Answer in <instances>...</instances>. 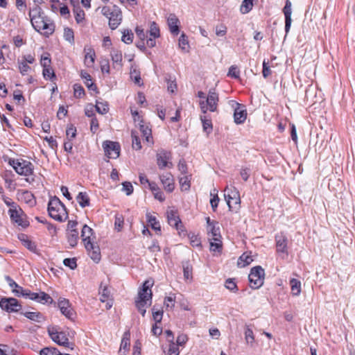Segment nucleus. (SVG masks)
Listing matches in <instances>:
<instances>
[{"label":"nucleus","mask_w":355,"mask_h":355,"mask_svg":"<svg viewBox=\"0 0 355 355\" xmlns=\"http://www.w3.org/2000/svg\"><path fill=\"white\" fill-rule=\"evenodd\" d=\"M130 337V333L129 331H128L124 333L123 338L121 340L119 352H121V351L123 349L124 350L123 355H125V352L129 350Z\"/></svg>","instance_id":"nucleus-27"},{"label":"nucleus","mask_w":355,"mask_h":355,"mask_svg":"<svg viewBox=\"0 0 355 355\" xmlns=\"http://www.w3.org/2000/svg\"><path fill=\"white\" fill-rule=\"evenodd\" d=\"M160 180L164 186V189L171 193L174 190V179L171 173L166 172L159 176Z\"/></svg>","instance_id":"nucleus-17"},{"label":"nucleus","mask_w":355,"mask_h":355,"mask_svg":"<svg viewBox=\"0 0 355 355\" xmlns=\"http://www.w3.org/2000/svg\"><path fill=\"white\" fill-rule=\"evenodd\" d=\"M110 55L114 64L119 65V67L122 66V53L121 51L118 49H112L110 52Z\"/></svg>","instance_id":"nucleus-31"},{"label":"nucleus","mask_w":355,"mask_h":355,"mask_svg":"<svg viewBox=\"0 0 355 355\" xmlns=\"http://www.w3.org/2000/svg\"><path fill=\"white\" fill-rule=\"evenodd\" d=\"M30 19L35 20L36 18L45 15L42 8L38 4H35L34 6L30 9L28 13Z\"/></svg>","instance_id":"nucleus-24"},{"label":"nucleus","mask_w":355,"mask_h":355,"mask_svg":"<svg viewBox=\"0 0 355 355\" xmlns=\"http://www.w3.org/2000/svg\"><path fill=\"white\" fill-rule=\"evenodd\" d=\"M19 64V70L21 75L24 76L27 74L28 71L31 70V67L28 65V63H26V62L24 61H18Z\"/></svg>","instance_id":"nucleus-57"},{"label":"nucleus","mask_w":355,"mask_h":355,"mask_svg":"<svg viewBox=\"0 0 355 355\" xmlns=\"http://www.w3.org/2000/svg\"><path fill=\"white\" fill-rule=\"evenodd\" d=\"M123 191L126 193L127 196H130L133 192V187L129 182H125L123 183Z\"/></svg>","instance_id":"nucleus-63"},{"label":"nucleus","mask_w":355,"mask_h":355,"mask_svg":"<svg viewBox=\"0 0 355 355\" xmlns=\"http://www.w3.org/2000/svg\"><path fill=\"white\" fill-rule=\"evenodd\" d=\"M182 190L188 191L190 189V180L189 177L185 175L181 177L179 180Z\"/></svg>","instance_id":"nucleus-51"},{"label":"nucleus","mask_w":355,"mask_h":355,"mask_svg":"<svg viewBox=\"0 0 355 355\" xmlns=\"http://www.w3.org/2000/svg\"><path fill=\"white\" fill-rule=\"evenodd\" d=\"M149 33L154 38L159 37L160 35L159 28L155 21L150 23Z\"/></svg>","instance_id":"nucleus-48"},{"label":"nucleus","mask_w":355,"mask_h":355,"mask_svg":"<svg viewBox=\"0 0 355 355\" xmlns=\"http://www.w3.org/2000/svg\"><path fill=\"white\" fill-rule=\"evenodd\" d=\"M77 230H73L67 232V240L71 247L73 248L77 245L79 238Z\"/></svg>","instance_id":"nucleus-28"},{"label":"nucleus","mask_w":355,"mask_h":355,"mask_svg":"<svg viewBox=\"0 0 355 355\" xmlns=\"http://www.w3.org/2000/svg\"><path fill=\"white\" fill-rule=\"evenodd\" d=\"M48 212L50 217L59 222L66 220L68 217L66 207L56 196L51 198L48 203Z\"/></svg>","instance_id":"nucleus-2"},{"label":"nucleus","mask_w":355,"mask_h":355,"mask_svg":"<svg viewBox=\"0 0 355 355\" xmlns=\"http://www.w3.org/2000/svg\"><path fill=\"white\" fill-rule=\"evenodd\" d=\"M48 333L51 338L58 345L73 349V347H71L73 344L69 343L65 332L58 331L55 327H52L48 329Z\"/></svg>","instance_id":"nucleus-8"},{"label":"nucleus","mask_w":355,"mask_h":355,"mask_svg":"<svg viewBox=\"0 0 355 355\" xmlns=\"http://www.w3.org/2000/svg\"><path fill=\"white\" fill-rule=\"evenodd\" d=\"M223 248L222 241L220 239V241H210V250L213 252H221Z\"/></svg>","instance_id":"nucleus-56"},{"label":"nucleus","mask_w":355,"mask_h":355,"mask_svg":"<svg viewBox=\"0 0 355 355\" xmlns=\"http://www.w3.org/2000/svg\"><path fill=\"white\" fill-rule=\"evenodd\" d=\"M105 155L108 158L116 159L120 155V145L118 142L105 141L103 143Z\"/></svg>","instance_id":"nucleus-10"},{"label":"nucleus","mask_w":355,"mask_h":355,"mask_svg":"<svg viewBox=\"0 0 355 355\" xmlns=\"http://www.w3.org/2000/svg\"><path fill=\"white\" fill-rule=\"evenodd\" d=\"M224 197L228 205L230 211L237 209L241 202L240 195L235 187L225 189Z\"/></svg>","instance_id":"nucleus-7"},{"label":"nucleus","mask_w":355,"mask_h":355,"mask_svg":"<svg viewBox=\"0 0 355 355\" xmlns=\"http://www.w3.org/2000/svg\"><path fill=\"white\" fill-rule=\"evenodd\" d=\"M21 241L24 247L28 249L31 252H35L36 250V245L35 243L30 241L27 236L23 234L21 236Z\"/></svg>","instance_id":"nucleus-37"},{"label":"nucleus","mask_w":355,"mask_h":355,"mask_svg":"<svg viewBox=\"0 0 355 355\" xmlns=\"http://www.w3.org/2000/svg\"><path fill=\"white\" fill-rule=\"evenodd\" d=\"M99 294L101 295L100 300L105 302L109 300L110 297V291L106 286H103V283L100 285Z\"/></svg>","instance_id":"nucleus-33"},{"label":"nucleus","mask_w":355,"mask_h":355,"mask_svg":"<svg viewBox=\"0 0 355 355\" xmlns=\"http://www.w3.org/2000/svg\"><path fill=\"white\" fill-rule=\"evenodd\" d=\"M134 35L131 30H124L121 40L125 44H131L133 41Z\"/></svg>","instance_id":"nucleus-42"},{"label":"nucleus","mask_w":355,"mask_h":355,"mask_svg":"<svg viewBox=\"0 0 355 355\" xmlns=\"http://www.w3.org/2000/svg\"><path fill=\"white\" fill-rule=\"evenodd\" d=\"M40 355H60V352L55 347H45L42 349Z\"/></svg>","instance_id":"nucleus-53"},{"label":"nucleus","mask_w":355,"mask_h":355,"mask_svg":"<svg viewBox=\"0 0 355 355\" xmlns=\"http://www.w3.org/2000/svg\"><path fill=\"white\" fill-rule=\"evenodd\" d=\"M218 102V95L216 92L215 89H209L205 103L209 106L210 112H216L217 110Z\"/></svg>","instance_id":"nucleus-15"},{"label":"nucleus","mask_w":355,"mask_h":355,"mask_svg":"<svg viewBox=\"0 0 355 355\" xmlns=\"http://www.w3.org/2000/svg\"><path fill=\"white\" fill-rule=\"evenodd\" d=\"M64 37L67 41L69 42L70 43H73L74 34L73 30L70 28H65L64 30Z\"/></svg>","instance_id":"nucleus-52"},{"label":"nucleus","mask_w":355,"mask_h":355,"mask_svg":"<svg viewBox=\"0 0 355 355\" xmlns=\"http://www.w3.org/2000/svg\"><path fill=\"white\" fill-rule=\"evenodd\" d=\"M58 307L61 313L64 315L67 318L73 320L75 318L76 313L71 308L70 302L65 298H60L58 300Z\"/></svg>","instance_id":"nucleus-11"},{"label":"nucleus","mask_w":355,"mask_h":355,"mask_svg":"<svg viewBox=\"0 0 355 355\" xmlns=\"http://www.w3.org/2000/svg\"><path fill=\"white\" fill-rule=\"evenodd\" d=\"M244 334L246 343L249 344L250 346H253V344L254 343V336L252 329H250L248 325L245 326Z\"/></svg>","instance_id":"nucleus-36"},{"label":"nucleus","mask_w":355,"mask_h":355,"mask_svg":"<svg viewBox=\"0 0 355 355\" xmlns=\"http://www.w3.org/2000/svg\"><path fill=\"white\" fill-rule=\"evenodd\" d=\"M101 13L108 18L109 26L112 30H115L121 23L122 12L117 6H103L101 9Z\"/></svg>","instance_id":"nucleus-3"},{"label":"nucleus","mask_w":355,"mask_h":355,"mask_svg":"<svg viewBox=\"0 0 355 355\" xmlns=\"http://www.w3.org/2000/svg\"><path fill=\"white\" fill-rule=\"evenodd\" d=\"M227 76L235 79L239 78L240 71L236 65H232L230 67Z\"/></svg>","instance_id":"nucleus-55"},{"label":"nucleus","mask_w":355,"mask_h":355,"mask_svg":"<svg viewBox=\"0 0 355 355\" xmlns=\"http://www.w3.org/2000/svg\"><path fill=\"white\" fill-rule=\"evenodd\" d=\"M152 284L149 281H146L138 292L137 298L135 300V306L142 316L146 314L145 306L148 304L150 305L152 302V291L150 287Z\"/></svg>","instance_id":"nucleus-1"},{"label":"nucleus","mask_w":355,"mask_h":355,"mask_svg":"<svg viewBox=\"0 0 355 355\" xmlns=\"http://www.w3.org/2000/svg\"><path fill=\"white\" fill-rule=\"evenodd\" d=\"M1 308L7 312H18L21 309V304L13 297H3L0 300Z\"/></svg>","instance_id":"nucleus-9"},{"label":"nucleus","mask_w":355,"mask_h":355,"mask_svg":"<svg viewBox=\"0 0 355 355\" xmlns=\"http://www.w3.org/2000/svg\"><path fill=\"white\" fill-rule=\"evenodd\" d=\"M123 224V218L121 216H116L115 217V229L119 232L121 231Z\"/></svg>","instance_id":"nucleus-64"},{"label":"nucleus","mask_w":355,"mask_h":355,"mask_svg":"<svg viewBox=\"0 0 355 355\" xmlns=\"http://www.w3.org/2000/svg\"><path fill=\"white\" fill-rule=\"evenodd\" d=\"M93 234V230L87 226V225H85L83 227L82 232H81V236L83 239V241L85 244L87 241L92 242L91 236Z\"/></svg>","instance_id":"nucleus-29"},{"label":"nucleus","mask_w":355,"mask_h":355,"mask_svg":"<svg viewBox=\"0 0 355 355\" xmlns=\"http://www.w3.org/2000/svg\"><path fill=\"white\" fill-rule=\"evenodd\" d=\"M253 261V259L252 257L249 254H247L246 253H243L239 259L238 264H241V261H243V263L242 264V267H245L248 265H249L252 261Z\"/></svg>","instance_id":"nucleus-50"},{"label":"nucleus","mask_w":355,"mask_h":355,"mask_svg":"<svg viewBox=\"0 0 355 355\" xmlns=\"http://www.w3.org/2000/svg\"><path fill=\"white\" fill-rule=\"evenodd\" d=\"M216 225H213L211 227H208V234L211 235V238L209 239L214 241H220V239H221L220 228Z\"/></svg>","instance_id":"nucleus-30"},{"label":"nucleus","mask_w":355,"mask_h":355,"mask_svg":"<svg viewBox=\"0 0 355 355\" xmlns=\"http://www.w3.org/2000/svg\"><path fill=\"white\" fill-rule=\"evenodd\" d=\"M277 251L278 252H287L288 239L283 234L275 236Z\"/></svg>","instance_id":"nucleus-22"},{"label":"nucleus","mask_w":355,"mask_h":355,"mask_svg":"<svg viewBox=\"0 0 355 355\" xmlns=\"http://www.w3.org/2000/svg\"><path fill=\"white\" fill-rule=\"evenodd\" d=\"M169 158L170 153L165 150H162L157 154V164L160 169H163L166 167H172V163L168 162Z\"/></svg>","instance_id":"nucleus-19"},{"label":"nucleus","mask_w":355,"mask_h":355,"mask_svg":"<svg viewBox=\"0 0 355 355\" xmlns=\"http://www.w3.org/2000/svg\"><path fill=\"white\" fill-rule=\"evenodd\" d=\"M80 75H81L82 78L85 80V85H86L87 87L89 90L95 91L96 92H98L97 87L94 83H92L91 76L88 73H87L84 71H81Z\"/></svg>","instance_id":"nucleus-26"},{"label":"nucleus","mask_w":355,"mask_h":355,"mask_svg":"<svg viewBox=\"0 0 355 355\" xmlns=\"http://www.w3.org/2000/svg\"><path fill=\"white\" fill-rule=\"evenodd\" d=\"M65 266L69 267L70 269H75L77 267L76 258H66L63 261Z\"/></svg>","instance_id":"nucleus-58"},{"label":"nucleus","mask_w":355,"mask_h":355,"mask_svg":"<svg viewBox=\"0 0 355 355\" xmlns=\"http://www.w3.org/2000/svg\"><path fill=\"white\" fill-rule=\"evenodd\" d=\"M175 297L174 295L167 296L164 299V305L166 308H173L175 306Z\"/></svg>","instance_id":"nucleus-62"},{"label":"nucleus","mask_w":355,"mask_h":355,"mask_svg":"<svg viewBox=\"0 0 355 355\" xmlns=\"http://www.w3.org/2000/svg\"><path fill=\"white\" fill-rule=\"evenodd\" d=\"M9 164L21 175L28 176L33 173V165L28 161L24 159H10Z\"/></svg>","instance_id":"nucleus-5"},{"label":"nucleus","mask_w":355,"mask_h":355,"mask_svg":"<svg viewBox=\"0 0 355 355\" xmlns=\"http://www.w3.org/2000/svg\"><path fill=\"white\" fill-rule=\"evenodd\" d=\"M30 300L42 303L43 304H52L53 302V300L52 299V297L49 295H48L47 293H46L44 292H40V293L32 292V294H31Z\"/></svg>","instance_id":"nucleus-21"},{"label":"nucleus","mask_w":355,"mask_h":355,"mask_svg":"<svg viewBox=\"0 0 355 355\" xmlns=\"http://www.w3.org/2000/svg\"><path fill=\"white\" fill-rule=\"evenodd\" d=\"M236 107L234 112V121L236 124L243 123L247 118V111L245 109V106L236 103Z\"/></svg>","instance_id":"nucleus-14"},{"label":"nucleus","mask_w":355,"mask_h":355,"mask_svg":"<svg viewBox=\"0 0 355 355\" xmlns=\"http://www.w3.org/2000/svg\"><path fill=\"white\" fill-rule=\"evenodd\" d=\"M290 286L291 288L292 294L297 296L301 292V282L297 279L293 278L290 280Z\"/></svg>","instance_id":"nucleus-32"},{"label":"nucleus","mask_w":355,"mask_h":355,"mask_svg":"<svg viewBox=\"0 0 355 355\" xmlns=\"http://www.w3.org/2000/svg\"><path fill=\"white\" fill-rule=\"evenodd\" d=\"M76 200L83 208L90 205V200L86 192H80L76 197Z\"/></svg>","instance_id":"nucleus-25"},{"label":"nucleus","mask_w":355,"mask_h":355,"mask_svg":"<svg viewBox=\"0 0 355 355\" xmlns=\"http://www.w3.org/2000/svg\"><path fill=\"white\" fill-rule=\"evenodd\" d=\"M167 24L170 30V32L174 35H178L180 33V21L177 16L171 13L168 18H167Z\"/></svg>","instance_id":"nucleus-20"},{"label":"nucleus","mask_w":355,"mask_h":355,"mask_svg":"<svg viewBox=\"0 0 355 355\" xmlns=\"http://www.w3.org/2000/svg\"><path fill=\"white\" fill-rule=\"evenodd\" d=\"M225 286L227 289L230 290L233 293H236L238 291V287L235 282L234 279L229 278L225 281Z\"/></svg>","instance_id":"nucleus-45"},{"label":"nucleus","mask_w":355,"mask_h":355,"mask_svg":"<svg viewBox=\"0 0 355 355\" xmlns=\"http://www.w3.org/2000/svg\"><path fill=\"white\" fill-rule=\"evenodd\" d=\"M179 46L184 51H187L189 47L187 37L184 33H182L179 38Z\"/></svg>","instance_id":"nucleus-54"},{"label":"nucleus","mask_w":355,"mask_h":355,"mask_svg":"<svg viewBox=\"0 0 355 355\" xmlns=\"http://www.w3.org/2000/svg\"><path fill=\"white\" fill-rule=\"evenodd\" d=\"M8 212L11 220L18 225H21L22 227L28 226L27 221L24 220L22 218L23 211L19 206H17V207L15 208H10Z\"/></svg>","instance_id":"nucleus-13"},{"label":"nucleus","mask_w":355,"mask_h":355,"mask_svg":"<svg viewBox=\"0 0 355 355\" xmlns=\"http://www.w3.org/2000/svg\"><path fill=\"white\" fill-rule=\"evenodd\" d=\"M42 73L45 79L49 78L51 81L56 78L54 71L51 67L43 68Z\"/></svg>","instance_id":"nucleus-49"},{"label":"nucleus","mask_w":355,"mask_h":355,"mask_svg":"<svg viewBox=\"0 0 355 355\" xmlns=\"http://www.w3.org/2000/svg\"><path fill=\"white\" fill-rule=\"evenodd\" d=\"M73 89H74V96L76 98H81L85 95V90L83 87L78 84H75L73 85Z\"/></svg>","instance_id":"nucleus-60"},{"label":"nucleus","mask_w":355,"mask_h":355,"mask_svg":"<svg viewBox=\"0 0 355 355\" xmlns=\"http://www.w3.org/2000/svg\"><path fill=\"white\" fill-rule=\"evenodd\" d=\"M200 120L202 123L203 130L209 134L213 129L211 121L207 119L205 116H200Z\"/></svg>","instance_id":"nucleus-38"},{"label":"nucleus","mask_w":355,"mask_h":355,"mask_svg":"<svg viewBox=\"0 0 355 355\" xmlns=\"http://www.w3.org/2000/svg\"><path fill=\"white\" fill-rule=\"evenodd\" d=\"M13 293L17 297H24L25 298H29L31 297V294H32V292L30 290L28 289H24L22 287L19 288V290H12V291Z\"/></svg>","instance_id":"nucleus-46"},{"label":"nucleus","mask_w":355,"mask_h":355,"mask_svg":"<svg viewBox=\"0 0 355 355\" xmlns=\"http://www.w3.org/2000/svg\"><path fill=\"white\" fill-rule=\"evenodd\" d=\"M264 270L259 266L253 267L249 274L250 286L253 289L260 288L264 280Z\"/></svg>","instance_id":"nucleus-6"},{"label":"nucleus","mask_w":355,"mask_h":355,"mask_svg":"<svg viewBox=\"0 0 355 355\" xmlns=\"http://www.w3.org/2000/svg\"><path fill=\"white\" fill-rule=\"evenodd\" d=\"M31 22L36 31L40 32L41 30L44 31V35L46 37L52 35L55 31V24L46 15L39 17L36 18L35 20L32 19Z\"/></svg>","instance_id":"nucleus-4"},{"label":"nucleus","mask_w":355,"mask_h":355,"mask_svg":"<svg viewBox=\"0 0 355 355\" xmlns=\"http://www.w3.org/2000/svg\"><path fill=\"white\" fill-rule=\"evenodd\" d=\"M146 217L148 219V222L150 224L152 229L160 232L161 227H160L159 223L157 220L155 216L150 215V213H147Z\"/></svg>","instance_id":"nucleus-35"},{"label":"nucleus","mask_w":355,"mask_h":355,"mask_svg":"<svg viewBox=\"0 0 355 355\" xmlns=\"http://www.w3.org/2000/svg\"><path fill=\"white\" fill-rule=\"evenodd\" d=\"M252 0H243L240 8L241 12L246 14L252 10Z\"/></svg>","instance_id":"nucleus-43"},{"label":"nucleus","mask_w":355,"mask_h":355,"mask_svg":"<svg viewBox=\"0 0 355 355\" xmlns=\"http://www.w3.org/2000/svg\"><path fill=\"white\" fill-rule=\"evenodd\" d=\"M178 346V345L175 344L173 341L171 340L168 350V355H179L180 352Z\"/></svg>","instance_id":"nucleus-61"},{"label":"nucleus","mask_w":355,"mask_h":355,"mask_svg":"<svg viewBox=\"0 0 355 355\" xmlns=\"http://www.w3.org/2000/svg\"><path fill=\"white\" fill-rule=\"evenodd\" d=\"M95 108L96 112L101 114H106L109 110L107 102H100L98 101H96Z\"/></svg>","instance_id":"nucleus-40"},{"label":"nucleus","mask_w":355,"mask_h":355,"mask_svg":"<svg viewBox=\"0 0 355 355\" xmlns=\"http://www.w3.org/2000/svg\"><path fill=\"white\" fill-rule=\"evenodd\" d=\"M166 214L168 223L171 227H174L177 230H178L180 234V232H183V225L178 211L176 210L171 209L168 211Z\"/></svg>","instance_id":"nucleus-12"},{"label":"nucleus","mask_w":355,"mask_h":355,"mask_svg":"<svg viewBox=\"0 0 355 355\" xmlns=\"http://www.w3.org/2000/svg\"><path fill=\"white\" fill-rule=\"evenodd\" d=\"M292 4L290 0H286L285 6L283 8V12L285 16V32L286 35H287L290 31L291 23H292V19H291V15H292Z\"/></svg>","instance_id":"nucleus-16"},{"label":"nucleus","mask_w":355,"mask_h":355,"mask_svg":"<svg viewBox=\"0 0 355 355\" xmlns=\"http://www.w3.org/2000/svg\"><path fill=\"white\" fill-rule=\"evenodd\" d=\"M25 317L34 322L42 323L45 320L44 315L40 312H31L27 311L21 313Z\"/></svg>","instance_id":"nucleus-23"},{"label":"nucleus","mask_w":355,"mask_h":355,"mask_svg":"<svg viewBox=\"0 0 355 355\" xmlns=\"http://www.w3.org/2000/svg\"><path fill=\"white\" fill-rule=\"evenodd\" d=\"M131 137L132 148L137 150H140L141 148L140 139L137 135H135V131L132 130Z\"/></svg>","instance_id":"nucleus-44"},{"label":"nucleus","mask_w":355,"mask_h":355,"mask_svg":"<svg viewBox=\"0 0 355 355\" xmlns=\"http://www.w3.org/2000/svg\"><path fill=\"white\" fill-rule=\"evenodd\" d=\"M139 129L144 137H145L147 142H150L152 139L151 129L146 125L139 123Z\"/></svg>","instance_id":"nucleus-34"},{"label":"nucleus","mask_w":355,"mask_h":355,"mask_svg":"<svg viewBox=\"0 0 355 355\" xmlns=\"http://www.w3.org/2000/svg\"><path fill=\"white\" fill-rule=\"evenodd\" d=\"M95 52L94 49L89 48L85 56V62L87 66H91L94 62Z\"/></svg>","instance_id":"nucleus-41"},{"label":"nucleus","mask_w":355,"mask_h":355,"mask_svg":"<svg viewBox=\"0 0 355 355\" xmlns=\"http://www.w3.org/2000/svg\"><path fill=\"white\" fill-rule=\"evenodd\" d=\"M73 12L77 23H80L85 19V12L80 7L74 8Z\"/></svg>","instance_id":"nucleus-47"},{"label":"nucleus","mask_w":355,"mask_h":355,"mask_svg":"<svg viewBox=\"0 0 355 355\" xmlns=\"http://www.w3.org/2000/svg\"><path fill=\"white\" fill-rule=\"evenodd\" d=\"M130 78L133 80L135 84L138 85H141L142 84L140 72L136 68H133L132 67L130 69Z\"/></svg>","instance_id":"nucleus-39"},{"label":"nucleus","mask_w":355,"mask_h":355,"mask_svg":"<svg viewBox=\"0 0 355 355\" xmlns=\"http://www.w3.org/2000/svg\"><path fill=\"white\" fill-rule=\"evenodd\" d=\"M85 248L94 262L98 263L101 260L100 248L98 245H95L94 242L87 241L85 243Z\"/></svg>","instance_id":"nucleus-18"},{"label":"nucleus","mask_w":355,"mask_h":355,"mask_svg":"<svg viewBox=\"0 0 355 355\" xmlns=\"http://www.w3.org/2000/svg\"><path fill=\"white\" fill-rule=\"evenodd\" d=\"M153 318L156 323H160L162 319L163 311L155 309V306H153Z\"/></svg>","instance_id":"nucleus-59"}]
</instances>
